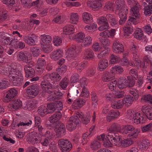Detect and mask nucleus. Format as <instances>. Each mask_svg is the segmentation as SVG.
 <instances>
[{
    "mask_svg": "<svg viewBox=\"0 0 152 152\" xmlns=\"http://www.w3.org/2000/svg\"><path fill=\"white\" fill-rule=\"evenodd\" d=\"M94 56L93 51L89 49H87L84 53V59L89 60L94 58Z\"/></svg>",
    "mask_w": 152,
    "mask_h": 152,
    "instance_id": "31",
    "label": "nucleus"
},
{
    "mask_svg": "<svg viewBox=\"0 0 152 152\" xmlns=\"http://www.w3.org/2000/svg\"><path fill=\"white\" fill-rule=\"evenodd\" d=\"M97 25L93 23L92 25H90L89 26H86L85 28L86 30L90 32L94 31L96 28Z\"/></svg>",
    "mask_w": 152,
    "mask_h": 152,
    "instance_id": "55",
    "label": "nucleus"
},
{
    "mask_svg": "<svg viewBox=\"0 0 152 152\" xmlns=\"http://www.w3.org/2000/svg\"><path fill=\"white\" fill-rule=\"evenodd\" d=\"M129 74L136 79L138 78L137 71L136 70L132 69L129 71Z\"/></svg>",
    "mask_w": 152,
    "mask_h": 152,
    "instance_id": "64",
    "label": "nucleus"
},
{
    "mask_svg": "<svg viewBox=\"0 0 152 152\" xmlns=\"http://www.w3.org/2000/svg\"><path fill=\"white\" fill-rule=\"evenodd\" d=\"M58 93H57L58 94ZM54 94H52L49 95L47 97V100L49 101H54L60 98L62 96V94L60 93V94L56 95L55 94V93H53Z\"/></svg>",
    "mask_w": 152,
    "mask_h": 152,
    "instance_id": "35",
    "label": "nucleus"
},
{
    "mask_svg": "<svg viewBox=\"0 0 152 152\" xmlns=\"http://www.w3.org/2000/svg\"><path fill=\"white\" fill-rule=\"evenodd\" d=\"M85 37V35L82 32H80L77 34L75 38L76 41L78 42H82L83 39Z\"/></svg>",
    "mask_w": 152,
    "mask_h": 152,
    "instance_id": "48",
    "label": "nucleus"
},
{
    "mask_svg": "<svg viewBox=\"0 0 152 152\" xmlns=\"http://www.w3.org/2000/svg\"><path fill=\"white\" fill-rule=\"evenodd\" d=\"M140 132V129H137L132 133L129 134L128 135V137L130 138H128L127 139H124L122 140V146L124 147H126L132 145L133 143L134 142L132 139L136 138L139 133Z\"/></svg>",
    "mask_w": 152,
    "mask_h": 152,
    "instance_id": "4",
    "label": "nucleus"
},
{
    "mask_svg": "<svg viewBox=\"0 0 152 152\" xmlns=\"http://www.w3.org/2000/svg\"><path fill=\"white\" fill-rule=\"evenodd\" d=\"M91 147L92 150H96L101 147L100 142L98 140H94L91 144Z\"/></svg>",
    "mask_w": 152,
    "mask_h": 152,
    "instance_id": "45",
    "label": "nucleus"
},
{
    "mask_svg": "<svg viewBox=\"0 0 152 152\" xmlns=\"http://www.w3.org/2000/svg\"><path fill=\"white\" fill-rule=\"evenodd\" d=\"M2 2L3 4L9 6L10 8L13 5L15 1L14 0H3Z\"/></svg>",
    "mask_w": 152,
    "mask_h": 152,
    "instance_id": "58",
    "label": "nucleus"
},
{
    "mask_svg": "<svg viewBox=\"0 0 152 152\" xmlns=\"http://www.w3.org/2000/svg\"><path fill=\"white\" fill-rule=\"evenodd\" d=\"M26 77L27 78H31L33 77L35 74V71L34 69L29 70L25 72Z\"/></svg>",
    "mask_w": 152,
    "mask_h": 152,
    "instance_id": "61",
    "label": "nucleus"
},
{
    "mask_svg": "<svg viewBox=\"0 0 152 152\" xmlns=\"http://www.w3.org/2000/svg\"><path fill=\"white\" fill-rule=\"evenodd\" d=\"M89 92L87 89L86 88H83L81 93L80 95L82 97L88 98L89 96Z\"/></svg>",
    "mask_w": 152,
    "mask_h": 152,
    "instance_id": "59",
    "label": "nucleus"
},
{
    "mask_svg": "<svg viewBox=\"0 0 152 152\" xmlns=\"http://www.w3.org/2000/svg\"><path fill=\"white\" fill-rule=\"evenodd\" d=\"M120 60V58L117 56L112 54L110 57V62L111 64H114L118 62Z\"/></svg>",
    "mask_w": 152,
    "mask_h": 152,
    "instance_id": "56",
    "label": "nucleus"
},
{
    "mask_svg": "<svg viewBox=\"0 0 152 152\" xmlns=\"http://www.w3.org/2000/svg\"><path fill=\"white\" fill-rule=\"evenodd\" d=\"M113 52L117 53H120L123 52L124 48L122 45L117 41H114L112 46Z\"/></svg>",
    "mask_w": 152,
    "mask_h": 152,
    "instance_id": "19",
    "label": "nucleus"
},
{
    "mask_svg": "<svg viewBox=\"0 0 152 152\" xmlns=\"http://www.w3.org/2000/svg\"><path fill=\"white\" fill-rule=\"evenodd\" d=\"M26 91L28 95L31 96L32 97H35L39 93V89L37 84H33L28 87Z\"/></svg>",
    "mask_w": 152,
    "mask_h": 152,
    "instance_id": "12",
    "label": "nucleus"
},
{
    "mask_svg": "<svg viewBox=\"0 0 152 152\" xmlns=\"http://www.w3.org/2000/svg\"><path fill=\"white\" fill-rule=\"evenodd\" d=\"M135 28V27L133 26L132 25L124 27L123 29L125 33V34L128 35L129 34H131L133 31L134 28Z\"/></svg>",
    "mask_w": 152,
    "mask_h": 152,
    "instance_id": "40",
    "label": "nucleus"
},
{
    "mask_svg": "<svg viewBox=\"0 0 152 152\" xmlns=\"http://www.w3.org/2000/svg\"><path fill=\"white\" fill-rule=\"evenodd\" d=\"M116 98H120L123 97L124 96V93L123 91H115L114 93Z\"/></svg>",
    "mask_w": 152,
    "mask_h": 152,
    "instance_id": "60",
    "label": "nucleus"
},
{
    "mask_svg": "<svg viewBox=\"0 0 152 152\" xmlns=\"http://www.w3.org/2000/svg\"><path fill=\"white\" fill-rule=\"evenodd\" d=\"M8 107L11 111L16 110L22 107V102L19 99H14L12 100Z\"/></svg>",
    "mask_w": 152,
    "mask_h": 152,
    "instance_id": "11",
    "label": "nucleus"
},
{
    "mask_svg": "<svg viewBox=\"0 0 152 152\" xmlns=\"http://www.w3.org/2000/svg\"><path fill=\"white\" fill-rule=\"evenodd\" d=\"M17 69L8 65L0 67V73L2 75H8L9 79L12 78V76Z\"/></svg>",
    "mask_w": 152,
    "mask_h": 152,
    "instance_id": "6",
    "label": "nucleus"
},
{
    "mask_svg": "<svg viewBox=\"0 0 152 152\" xmlns=\"http://www.w3.org/2000/svg\"><path fill=\"white\" fill-rule=\"evenodd\" d=\"M107 139L108 140L105 139L103 142L104 145L106 147H112L113 145V142H112L109 139Z\"/></svg>",
    "mask_w": 152,
    "mask_h": 152,
    "instance_id": "63",
    "label": "nucleus"
},
{
    "mask_svg": "<svg viewBox=\"0 0 152 152\" xmlns=\"http://www.w3.org/2000/svg\"><path fill=\"white\" fill-rule=\"evenodd\" d=\"M125 2L124 0L117 1L115 5L116 11L119 12L118 16L120 18L119 23L123 25L125 23L127 19L128 13V7H125Z\"/></svg>",
    "mask_w": 152,
    "mask_h": 152,
    "instance_id": "1",
    "label": "nucleus"
},
{
    "mask_svg": "<svg viewBox=\"0 0 152 152\" xmlns=\"http://www.w3.org/2000/svg\"><path fill=\"white\" fill-rule=\"evenodd\" d=\"M147 2H148V4L144 2L142 5L144 7V14L146 15L152 13V0H146Z\"/></svg>",
    "mask_w": 152,
    "mask_h": 152,
    "instance_id": "17",
    "label": "nucleus"
},
{
    "mask_svg": "<svg viewBox=\"0 0 152 152\" xmlns=\"http://www.w3.org/2000/svg\"><path fill=\"white\" fill-rule=\"evenodd\" d=\"M83 18L84 22L86 24L91 23L93 22V18L89 13L85 12L83 14Z\"/></svg>",
    "mask_w": 152,
    "mask_h": 152,
    "instance_id": "33",
    "label": "nucleus"
},
{
    "mask_svg": "<svg viewBox=\"0 0 152 152\" xmlns=\"http://www.w3.org/2000/svg\"><path fill=\"white\" fill-rule=\"evenodd\" d=\"M128 116L130 119H132L134 123L137 124H143L145 122L146 119L144 117L141 116L140 113L134 114L130 110L128 111Z\"/></svg>",
    "mask_w": 152,
    "mask_h": 152,
    "instance_id": "3",
    "label": "nucleus"
},
{
    "mask_svg": "<svg viewBox=\"0 0 152 152\" xmlns=\"http://www.w3.org/2000/svg\"><path fill=\"white\" fill-rule=\"evenodd\" d=\"M12 78L9 80L12 82L13 86H20L23 83V75L21 72L18 69L12 76Z\"/></svg>",
    "mask_w": 152,
    "mask_h": 152,
    "instance_id": "2",
    "label": "nucleus"
},
{
    "mask_svg": "<svg viewBox=\"0 0 152 152\" xmlns=\"http://www.w3.org/2000/svg\"><path fill=\"white\" fill-rule=\"evenodd\" d=\"M61 114L60 112L56 113L49 118V120L51 123L54 124L56 123L57 124L60 123L59 120L61 117Z\"/></svg>",
    "mask_w": 152,
    "mask_h": 152,
    "instance_id": "21",
    "label": "nucleus"
},
{
    "mask_svg": "<svg viewBox=\"0 0 152 152\" xmlns=\"http://www.w3.org/2000/svg\"><path fill=\"white\" fill-rule=\"evenodd\" d=\"M11 42H12L13 45L15 48L22 49L25 47V44L23 42L14 40H12Z\"/></svg>",
    "mask_w": 152,
    "mask_h": 152,
    "instance_id": "30",
    "label": "nucleus"
},
{
    "mask_svg": "<svg viewBox=\"0 0 152 152\" xmlns=\"http://www.w3.org/2000/svg\"><path fill=\"white\" fill-rule=\"evenodd\" d=\"M150 145V143L148 141L144 140L142 141L139 145V147L141 150H144L147 149L148 147Z\"/></svg>",
    "mask_w": 152,
    "mask_h": 152,
    "instance_id": "46",
    "label": "nucleus"
},
{
    "mask_svg": "<svg viewBox=\"0 0 152 152\" xmlns=\"http://www.w3.org/2000/svg\"><path fill=\"white\" fill-rule=\"evenodd\" d=\"M41 40L45 43H49L51 41V38L49 35H42V36Z\"/></svg>",
    "mask_w": 152,
    "mask_h": 152,
    "instance_id": "52",
    "label": "nucleus"
},
{
    "mask_svg": "<svg viewBox=\"0 0 152 152\" xmlns=\"http://www.w3.org/2000/svg\"><path fill=\"white\" fill-rule=\"evenodd\" d=\"M124 104L122 100L116 99L111 103V107L114 109H119Z\"/></svg>",
    "mask_w": 152,
    "mask_h": 152,
    "instance_id": "29",
    "label": "nucleus"
},
{
    "mask_svg": "<svg viewBox=\"0 0 152 152\" xmlns=\"http://www.w3.org/2000/svg\"><path fill=\"white\" fill-rule=\"evenodd\" d=\"M58 144L62 152H69L71 149L72 145L67 140L61 139L58 141Z\"/></svg>",
    "mask_w": 152,
    "mask_h": 152,
    "instance_id": "7",
    "label": "nucleus"
},
{
    "mask_svg": "<svg viewBox=\"0 0 152 152\" xmlns=\"http://www.w3.org/2000/svg\"><path fill=\"white\" fill-rule=\"evenodd\" d=\"M139 6H134L131 7L130 9L133 12V16H135L136 18H138L140 16L139 11Z\"/></svg>",
    "mask_w": 152,
    "mask_h": 152,
    "instance_id": "38",
    "label": "nucleus"
},
{
    "mask_svg": "<svg viewBox=\"0 0 152 152\" xmlns=\"http://www.w3.org/2000/svg\"><path fill=\"white\" fill-rule=\"evenodd\" d=\"M134 126L132 125H127L123 127L122 130L121 132L123 133L126 134L128 132V131H132L134 129Z\"/></svg>",
    "mask_w": 152,
    "mask_h": 152,
    "instance_id": "39",
    "label": "nucleus"
},
{
    "mask_svg": "<svg viewBox=\"0 0 152 152\" xmlns=\"http://www.w3.org/2000/svg\"><path fill=\"white\" fill-rule=\"evenodd\" d=\"M88 64V62L86 61L84 62L81 63L80 64H78L76 62L75 63V66L77 70H82L84 67L87 66Z\"/></svg>",
    "mask_w": 152,
    "mask_h": 152,
    "instance_id": "41",
    "label": "nucleus"
},
{
    "mask_svg": "<svg viewBox=\"0 0 152 152\" xmlns=\"http://www.w3.org/2000/svg\"><path fill=\"white\" fill-rule=\"evenodd\" d=\"M61 76L56 72H53L46 74L43 77V81L51 83L52 81H58L61 79Z\"/></svg>",
    "mask_w": 152,
    "mask_h": 152,
    "instance_id": "8",
    "label": "nucleus"
},
{
    "mask_svg": "<svg viewBox=\"0 0 152 152\" xmlns=\"http://www.w3.org/2000/svg\"><path fill=\"white\" fill-rule=\"evenodd\" d=\"M79 120L77 116L71 117L66 124L68 130L69 131H72L74 129L79 122Z\"/></svg>",
    "mask_w": 152,
    "mask_h": 152,
    "instance_id": "9",
    "label": "nucleus"
},
{
    "mask_svg": "<svg viewBox=\"0 0 152 152\" xmlns=\"http://www.w3.org/2000/svg\"><path fill=\"white\" fill-rule=\"evenodd\" d=\"M76 48L75 46L73 45L69 48L66 51V54L67 57L69 59H71L76 56Z\"/></svg>",
    "mask_w": 152,
    "mask_h": 152,
    "instance_id": "20",
    "label": "nucleus"
},
{
    "mask_svg": "<svg viewBox=\"0 0 152 152\" xmlns=\"http://www.w3.org/2000/svg\"><path fill=\"white\" fill-rule=\"evenodd\" d=\"M108 65V61L106 59H101L99 61L98 68L100 71L104 70Z\"/></svg>",
    "mask_w": 152,
    "mask_h": 152,
    "instance_id": "25",
    "label": "nucleus"
},
{
    "mask_svg": "<svg viewBox=\"0 0 152 152\" xmlns=\"http://www.w3.org/2000/svg\"><path fill=\"white\" fill-rule=\"evenodd\" d=\"M134 36L135 38L139 40L142 39L144 34L142 30L140 28H137L134 34Z\"/></svg>",
    "mask_w": 152,
    "mask_h": 152,
    "instance_id": "32",
    "label": "nucleus"
},
{
    "mask_svg": "<svg viewBox=\"0 0 152 152\" xmlns=\"http://www.w3.org/2000/svg\"><path fill=\"white\" fill-rule=\"evenodd\" d=\"M78 19V15L77 13H71L70 19V22L71 23L76 24Z\"/></svg>",
    "mask_w": 152,
    "mask_h": 152,
    "instance_id": "43",
    "label": "nucleus"
},
{
    "mask_svg": "<svg viewBox=\"0 0 152 152\" xmlns=\"http://www.w3.org/2000/svg\"><path fill=\"white\" fill-rule=\"evenodd\" d=\"M62 54V52L61 50H57L53 51L50 56L52 59L56 61L61 57Z\"/></svg>",
    "mask_w": 152,
    "mask_h": 152,
    "instance_id": "26",
    "label": "nucleus"
},
{
    "mask_svg": "<svg viewBox=\"0 0 152 152\" xmlns=\"http://www.w3.org/2000/svg\"><path fill=\"white\" fill-rule=\"evenodd\" d=\"M82 115L79 116L80 118H82V121L83 123L84 124H87L88 123L90 120V114L89 113H86L83 117Z\"/></svg>",
    "mask_w": 152,
    "mask_h": 152,
    "instance_id": "42",
    "label": "nucleus"
},
{
    "mask_svg": "<svg viewBox=\"0 0 152 152\" xmlns=\"http://www.w3.org/2000/svg\"><path fill=\"white\" fill-rule=\"evenodd\" d=\"M18 59L20 61H22L27 64L30 63L32 65V61L31 58H28L27 56L22 52H20L17 53Z\"/></svg>",
    "mask_w": 152,
    "mask_h": 152,
    "instance_id": "16",
    "label": "nucleus"
},
{
    "mask_svg": "<svg viewBox=\"0 0 152 152\" xmlns=\"http://www.w3.org/2000/svg\"><path fill=\"white\" fill-rule=\"evenodd\" d=\"M97 20L98 24L102 25L98 28L99 31H102L109 28V25L107 18L104 16H101L98 18Z\"/></svg>",
    "mask_w": 152,
    "mask_h": 152,
    "instance_id": "10",
    "label": "nucleus"
},
{
    "mask_svg": "<svg viewBox=\"0 0 152 152\" xmlns=\"http://www.w3.org/2000/svg\"><path fill=\"white\" fill-rule=\"evenodd\" d=\"M48 110V109L46 107L42 105L39 107L37 111L39 115L42 116H44L46 114L48 113V112L47 113Z\"/></svg>",
    "mask_w": 152,
    "mask_h": 152,
    "instance_id": "36",
    "label": "nucleus"
},
{
    "mask_svg": "<svg viewBox=\"0 0 152 152\" xmlns=\"http://www.w3.org/2000/svg\"><path fill=\"white\" fill-rule=\"evenodd\" d=\"M69 80L66 77H64L60 83L61 87L63 89L66 88L69 83Z\"/></svg>",
    "mask_w": 152,
    "mask_h": 152,
    "instance_id": "50",
    "label": "nucleus"
},
{
    "mask_svg": "<svg viewBox=\"0 0 152 152\" xmlns=\"http://www.w3.org/2000/svg\"><path fill=\"white\" fill-rule=\"evenodd\" d=\"M107 138L115 146H120L122 145V140L118 133H108Z\"/></svg>",
    "mask_w": 152,
    "mask_h": 152,
    "instance_id": "5",
    "label": "nucleus"
},
{
    "mask_svg": "<svg viewBox=\"0 0 152 152\" xmlns=\"http://www.w3.org/2000/svg\"><path fill=\"white\" fill-rule=\"evenodd\" d=\"M7 14L2 11H0V22L5 20L7 18Z\"/></svg>",
    "mask_w": 152,
    "mask_h": 152,
    "instance_id": "62",
    "label": "nucleus"
},
{
    "mask_svg": "<svg viewBox=\"0 0 152 152\" xmlns=\"http://www.w3.org/2000/svg\"><path fill=\"white\" fill-rule=\"evenodd\" d=\"M114 76L115 73L112 69L110 72H107L103 75L102 80L104 82L110 81L114 79Z\"/></svg>",
    "mask_w": 152,
    "mask_h": 152,
    "instance_id": "23",
    "label": "nucleus"
},
{
    "mask_svg": "<svg viewBox=\"0 0 152 152\" xmlns=\"http://www.w3.org/2000/svg\"><path fill=\"white\" fill-rule=\"evenodd\" d=\"M137 23V20L133 17H130L127 22V24L128 26L132 25L134 27H135V25Z\"/></svg>",
    "mask_w": 152,
    "mask_h": 152,
    "instance_id": "53",
    "label": "nucleus"
},
{
    "mask_svg": "<svg viewBox=\"0 0 152 152\" xmlns=\"http://www.w3.org/2000/svg\"><path fill=\"white\" fill-rule=\"evenodd\" d=\"M41 85L44 91L49 94L53 93V88L51 83L43 80Z\"/></svg>",
    "mask_w": 152,
    "mask_h": 152,
    "instance_id": "15",
    "label": "nucleus"
},
{
    "mask_svg": "<svg viewBox=\"0 0 152 152\" xmlns=\"http://www.w3.org/2000/svg\"><path fill=\"white\" fill-rule=\"evenodd\" d=\"M128 80L124 77L120 78L118 80V86L121 89L126 88L127 87Z\"/></svg>",
    "mask_w": 152,
    "mask_h": 152,
    "instance_id": "24",
    "label": "nucleus"
},
{
    "mask_svg": "<svg viewBox=\"0 0 152 152\" xmlns=\"http://www.w3.org/2000/svg\"><path fill=\"white\" fill-rule=\"evenodd\" d=\"M8 81L6 80H3L0 82V89H5L8 87Z\"/></svg>",
    "mask_w": 152,
    "mask_h": 152,
    "instance_id": "57",
    "label": "nucleus"
},
{
    "mask_svg": "<svg viewBox=\"0 0 152 152\" xmlns=\"http://www.w3.org/2000/svg\"><path fill=\"white\" fill-rule=\"evenodd\" d=\"M46 65L45 60L42 58H39L37 62V69H42V68Z\"/></svg>",
    "mask_w": 152,
    "mask_h": 152,
    "instance_id": "47",
    "label": "nucleus"
},
{
    "mask_svg": "<svg viewBox=\"0 0 152 152\" xmlns=\"http://www.w3.org/2000/svg\"><path fill=\"white\" fill-rule=\"evenodd\" d=\"M86 101L83 99H77L75 100L72 104V106L76 109L78 107L80 108L82 107L85 104Z\"/></svg>",
    "mask_w": 152,
    "mask_h": 152,
    "instance_id": "27",
    "label": "nucleus"
},
{
    "mask_svg": "<svg viewBox=\"0 0 152 152\" xmlns=\"http://www.w3.org/2000/svg\"><path fill=\"white\" fill-rule=\"evenodd\" d=\"M100 41L102 43L103 48L105 49L107 48V46L109 45L110 42L107 39L101 38L99 39Z\"/></svg>",
    "mask_w": 152,
    "mask_h": 152,
    "instance_id": "51",
    "label": "nucleus"
},
{
    "mask_svg": "<svg viewBox=\"0 0 152 152\" xmlns=\"http://www.w3.org/2000/svg\"><path fill=\"white\" fill-rule=\"evenodd\" d=\"M127 80H128L127 87L129 88H131L134 86L135 84L134 80L131 77H127Z\"/></svg>",
    "mask_w": 152,
    "mask_h": 152,
    "instance_id": "54",
    "label": "nucleus"
},
{
    "mask_svg": "<svg viewBox=\"0 0 152 152\" xmlns=\"http://www.w3.org/2000/svg\"><path fill=\"white\" fill-rule=\"evenodd\" d=\"M3 101L4 102H8L12 100L17 94V91L14 88H12L8 91Z\"/></svg>",
    "mask_w": 152,
    "mask_h": 152,
    "instance_id": "14",
    "label": "nucleus"
},
{
    "mask_svg": "<svg viewBox=\"0 0 152 152\" xmlns=\"http://www.w3.org/2000/svg\"><path fill=\"white\" fill-rule=\"evenodd\" d=\"M54 131L58 137L65 135L66 134V128L64 124L58 123L56 126Z\"/></svg>",
    "mask_w": 152,
    "mask_h": 152,
    "instance_id": "13",
    "label": "nucleus"
},
{
    "mask_svg": "<svg viewBox=\"0 0 152 152\" xmlns=\"http://www.w3.org/2000/svg\"><path fill=\"white\" fill-rule=\"evenodd\" d=\"M102 1L99 0H89L87 2V5L95 10L96 8L102 7Z\"/></svg>",
    "mask_w": 152,
    "mask_h": 152,
    "instance_id": "18",
    "label": "nucleus"
},
{
    "mask_svg": "<svg viewBox=\"0 0 152 152\" xmlns=\"http://www.w3.org/2000/svg\"><path fill=\"white\" fill-rule=\"evenodd\" d=\"M120 130L119 126L115 123L112 124L108 129L109 132L108 133H115V132H118Z\"/></svg>",
    "mask_w": 152,
    "mask_h": 152,
    "instance_id": "34",
    "label": "nucleus"
},
{
    "mask_svg": "<svg viewBox=\"0 0 152 152\" xmlns=\"http://www.w3.org/2000/svg\"><path fill=\"white\" fill-rule=\"evenodd\" d=\"M142 110L148 119L152 120V108L144 106L142 108Z\"/></svg>",
    "mask_w": 152,
    "mask_h": 152,
    "instance_id": "22",
    "label": "nucleus"
},
{
    "mask_svg": "<svg viewBox=\"0 0 152 152\" xmlns=\"http://www.w3.org/2000/svg\"><path fill=\"white\" fill-rule=\"evenodd\" d=\"M23 39L24 41L29 45L32 46L35 45V41L32 37H25Z\"/></svg>",
    "mask_w": 152,
    "mask_h": 152,
    "instance_id": "37",
    "label": "nucleus"
},
{
    "mask_svg": "<svg viewBox=\"0 0 152 152\" xmlns=\"http://www.w3.org/2000/svg\"><path fill=\"white\" fill-rule=\"evenodd\" d=\"M133 100V96L129 95H127L126 97L124 98L122 100L124 104L126 107L131 105Z\"/></svg>",
    "mask_w": 152,
    "mask_h": 152,
    "instance_id": "28",
    "label": "nucleus"
},
{
    "mask_svg": "<svg viewBox=\"0 0 152 152\" xmlns=\"http://www.w3.org/2000/svg\"><path fill=\"white\" fill-rule=\"evenodd\" d=\"M56 105L55 104V102L53 103H49L47 104V107L48 108V110L50 111L48 112V113L51 112H54L55 110H56Z\"/></svg>",
    "mask_w": 152,
    "mask_h": 152,
    "instance_id": "44",
    "label": "nucleus"
},
{
    "mask_svg": "<svg viewBox=\"0 0 152 152\" xmlns=\"http://www.w3.org/2000/svg\"><path fill=\"white\" fill-rule=\"evenodd\" d=\"M92 38L89 36L87 37L82 42V45L86 47L92 43Z\"/></svg>",
    "mask_w": 152,
    "mask_h": 152,
    "instance_id": "49",
    "label": "nucleus"
}]
</instances>
